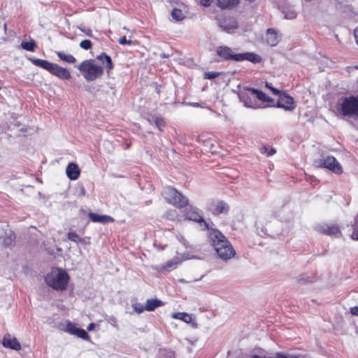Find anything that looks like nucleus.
I'll return each mask as SVG.
<instances>
[{"label":"nucleus","instance_id":"nucleus-23","mask_svg":"<svg viewBox=\"0 0 358 358\" xmlns=\"http://www.w3.org/2000/svg\"><path fill=\"white\" fill-rule=\"evenodd\" d=\"M163 305V302L159 299H148L146 301L145 310L148 311H152L156 308Z\"/></svg>","mask_w":358,"mask_h":358},{"label":"nucleus","instance_id":"nucleus-40","mask_svg":"<svg viewBox=\"0 0 358 358\" xmlns=\"http://www.w3.org/2000/svg\"><path fill=\"white\" fill-rule=\"evenodd\" d=\"M118 43L121 45H131L133 43V42L131 40H127V37L125 36L121 37L118 40Z\"/></svg>","mask_w":358,"mask_h":358},{"label":"nucleus","instance_id":"nucleus-42","mask_svg":"<svg viewBox=\"0 0 358 358\" xmlns=\"http://www.w3.org/2000/svg\"><path fill=\"white\" fill-rule=\"evenodd\" d=\"M177 264H178L177 262H176L174 260H170L166 263L164 268L165 269H169V268H172L173 266H176Z\"/></svg>","mask_w":358,"mask_h":358},{"label":"nucleus","instance_id":"nucleus-24","mask_svg":"<svg viewBox=\"0 0 358 358\" xmlns=\"http://www.w3.org/2000/svg\"><path fill=\"white\" fill-rule=\"evenodd\" d=\"M57 57L63 62L68 64H74L76 62V59L70 54H66L64 52H56Z\"/></svg>","mask_w":358,"mask_h":358},{"label":"nucleus","instance_id":"nucleus-30","mask_svg":"<svg viewBox=\"0 0 358 358\" xmlns=\"http://www.w3.org/2000/svg\"><path fill=\"white\" fill-rule=\"evenodd\" d=\"M261 153L268 156H271L276 153V150L269 145H263L261 148Z\"/></svg>","mask_w":358,"mask_h":358},{"label":"nucleus","instance_id":"nucleus-48","mask_svg":"<svg viewBox=\"0 0 358 358\" xmlns=\"http://www.w3.org/2000/svg\"><path fill=\"white\" fill-rule=\"evenodd\" d=\"M96 324L94 323H90L87 327V330L90 331H92L94 327H95Z\"/></svg>","mask_w":358,"mask_h":358},{"label":"nucleus","instance_id":"nucleus-32","mask_svg":"<svg viewBox=\"0 0 358 358\" xmlns=\"http://www.w3.org/2000/svg\"><path fill=\"white\" fill-rule=\"evenodd\" d=\"M78 327L71 322H68L65 328V331L71 335H75L77 332Z\"/></svg>","mask_w":358,"mask_h":358},{"label":"nucleus","instance_id":"nucleus-15","mask_svg":"<svg viewBox=\"0 0 358 358\" xmlns=\"http://www.w3.org/2000/svg\"><path fill=\"white\" fill-rule=\"evenodd\" d=\"M208 209L213 215H219L220 214H227L229 210V207L223 201H218L217 202H212Z\"/></svg>","mask_w":358,"mask_h":358},{"label":"nucleus","instance_id":"nucleus-19","mask_svg":"<svg viewBox=\"0 0 358 358\" xmlns=\"http://www.w3.org/2000/svg\"><path fill=\"white\" fill-rule=\"evenodd\" d=\"M237 59L238 62L247 60L254 64L259 63L262 61L261 57L253 52L238 53Z\"/></svg>","mask_w":358,"mask_h":358},{"label":"nucleus","instance_id":"nucleus-41","mask_svg":"<svg viewBox=\"0 0 358 358\" xmlns=\"http://www.w3.org/2000/svg\"><path fill=\"white\" fill-rule=\"evenodd\" d=\"M108 322L110 324H111L113 327H117V320L116 319L115 317L114 316H110L108 320Z\"/></svg>","mask_w":358,"mask_h":358},{"label":"nucleus","instance_id":"nucleus-10","mask_svg":"<svg viewBox=\"0 0 358 358\" xmlns=\"http://www.w3.org/2000/svg\"><path fill=\"white\" fill-rule=\"evenodd\" d=\"M185 216L186 220L199 223L203 229H210L208 224L204 220L201 213V210L197 208L189 206V209L186 211Z\"/></svg>","mask_w":358,"mask_h":358},{"label":"nucleus","instance_id":"nucleus-13","mask_svg":"<svg viewBox=\"0 0 358 358\" xmlns=\"http://www.w3.org/2000/svg\"><path fill=\"white\" fill-rule=\"evenodd\" d=\"M317 230L325 235L339 237L341 236V231L340 228L336 224H322L317 226Z\"/></svg>","mask_w":358,"mask_h":358},{"label":"nucleus","instance_id":"nucleus-38","mask_svg":"<svg viewBox=\"0 0 358 358\" xmlns=\"http://www.w3.org/2000/svg\"><path fill=\"white\" fill-rule=\"evenodd\" d=\"M80 47L85 50H88L92 48V43L90 40L85 39L80 41Z\"/></svg>","mask_w":358,"mask_h":358},{"label":"nucleus","instance_id":"nucleus-34","mask_svg":"<svg viewBox=\"0 0 358 358\" xmlns=\"http://www.w3.org/2000/svg\"><path fill=\"white\" fill-rule=\"evenodd\" d=\"M222 74L221 72L216 71H208L205 72L203 74V78L208 80H212L219 77Z\"/></svg>","mask_w":358,"mask_h":358},{"label":"nucleus","instance_id":"nucleus-43","mask_svg":"<svg viewBox=\"0 0 358 358\" xmlns=\"http://www.w3.org/2000/svg\"><path fill=\"white\" fill-rule=\"evenodd\" d=\"M78 192L79 196H85L86 194L85 189L83 185H79L78 186Z\"/></svg>","mask_w":358,"mask_h":358},{"label":"nucleus","instance_id":"nucleus-26","mask_svg":"<svg viewBox=\"0 0 358 358\" xmlns=\"http://www.w3.org/2000/svg\"><path fill=\"white\" fill-rule=\"evenodd\" d=\"M21 47L25 50L34 52L36 44L34 40L31 39L29 41H22L21 43Z\"/></svg>","mask_w":358,"mask_h":358},{"label":"nucleus","instance_id":"nucleus-25","mask_svg":"<svg viewBox=\"0 0 358 358\" xmlns=\"http://www.w3.org/2000/svg\"><path fill=\"white\" fill-rule=\"evenodd\" d=\"M217 3L221 8H227L237 5L238 0H217Z\"/></svg>","mask_w":358,"mask_h":358},{"label":"nucleus","instance_id":"nucleus-27","mask_svg":"<svg viewBox=\"0 0 358 358\" xmlns=\"http://www.w3.org/2000/svg\"><path fill=\"white\" fill-rule=\"evenodd\" d=\"M153 122L156 127L159 130V131L162 132L164 131V129L166 127V123L163 117H154Z\"/></svg>","mask_w":358,"mask_h":358},{"label":"nucleus","instance_id":"nucleus-2","mask_svg":"<svg viewBox=\"0 0 358 358\" xmlns=\"http://www.w3.org/2000/svg\"><path fill=\"white\" fill-rule=\"evenodd\" d=\"M208 238L217 256L222 260L227 262L235 256L234 248L221 231L216 229H210L208 231Z\"/></svg>","mask_w":358,"mask_h":358},{"label":"nucleus","instance_id":"nucleus-9","mask_svg":"<svg viewBox=\"0 0 358 358\" xmlns=\"http://www.w3.org/2000/svg\"><path fill=\"white\" fill-rule=\"evenodd\" d=\"M313 164L318 168L328 169L336 174L343 173V168L336 158H318L314 161Z\"/></svg>","mask_w":358,"mask_h":358},{"label":"nucleus","instance_id":"nucleus-28","mask_svg":"<svg viewBox=\"0 0 358 358\" xmlns=\"http://www.w3.org/2000/svg\"><path fill=\"white\" fill-rule=\"evenodd\" d=\"M15 236L12 231H10L6 234V237L3 239V243L6 247L11 246L15 241Z\"/></svg>","mask_w":358,"mask_h":358},{"label":"nucleus","instance_id":"nucleus-37","mask_svg":"<svg viewBox=\"0 0 358 358\" xmlns=\"http://www.w3.org/2000/svg\"><path fill=\"white\" fill-rule=\"evenodd\" d=\"M75 335L78 338H83L85 341H89L90 338L87 331L83 329L78 328Z\"/></svg>","mask_w":358,"mask_h":358},{"label":"nucleus","instance_id":"nucleus-47","mask_svg":"<svg viewBox=\"0 0 358 358\" xmlns=\"http://www.w3.org/2000/svg\"><path fill=\"white\" fill-rule=\"evenodd\" d=\"M211 1L212 0H201V4L204 6H208Z\"/></svg>","mask_w":358,"mask_h":358},{"label":"nucleus","instance_id":"nucleus-18","mask_svg":"<svg viewBox=\"0 0 358 358\" xmlns=\"http://www.w3.org/2000/svg\"><path fill=\"white\" fill-rule=\"evenodd\" d=\"M66 173L69 179L76 180L80 176V171L76 163L71 162L68 164L66 169Z\"/></svg>","mask_w":358,"mask_h":358},{"label":"nucleus","instance_id":"nucleus-39","mask_svg":"<svg viewBox=\"0 0 358 358\" xmlns=\"http://www.w3.org/2000/svg\"><path fill=\"white\" fill-rule=\"evenodd\" d=\"M133 306V308L134 310L137 313H141L144 311V310H145V306L144 307L142 304L141 303H134L132 305Z\"/></svg>","mask_w":358,"mask_h":358},{"label":"nucleus","instance_id":"nucleus-4","mask_svg":"<svg viewBox=\"0 0 358 358\" xmlns=\"http://www.w3.org/2000/svg\"><path fill=\"white\" fill-rule=\"evenodd\" d=\"M29 60L34 65L48 71L52 75L62 80H69L71 78V73L67 69L57 64L41 59L31 58Z\"/></svg>","mask_w":358,"mask_h":358},{"label":"nucleus","instance_id":"nucleus-12","mask_svg":"<svg viewBox=\"0 0 358 358\" xmlns=\"http://www.w3.org/2000/svg\"><path fill=\"white\" fill-rule=\"evenodd\" d=\"M217 55L222 60H231L238 62V54L234 53L233 50L226 45L218 46L216 49Z\"/></svg>","mask_w":358,"mask_h":358},{"label":"nucleus","instance_id":"nucleus-31","mask_svg":"<svg viewBox=\"0 0 358 358\" xmlns=\"http://www.w3.org/2000/svg\"><path fill=\"white\" fill-rule=\"evenodd\" d=\"M353 231L351 234V238L355 241H358V215L355 217V224L352 226Z\"/></svg>","mask_w":358,"mask_h":358},{"label":"nucleus","instance_id":"nucleus-6","mask_svg":"<svg viewBox=\"0 0 358 358\" xmlns=\"http://www.w3.org/2000/svg\"><path fill=\"white\" fill-rule=\"evenodd\" d=\"M162 194L164 199L176 208H182L188 205V199L173 187H165Z\"/></svg>","mask_w":358,"mask_h":358},{"label":"nucleus","instance_id":"nucleus-3","mask_svg":"<svg viewBox=\"0 0 358 358\" xmlns=\"http://www.w3.org/2000/svg\"><path fill=\"white\" fill-rule=\"evenodd\" d=\"M335 108L341 116L348 119H358V96L341 97Z\"/></svg>","mask_w":358,"mask_h":358},{"label":"nucleus","instance_id":"nucleus-36","mask_svg":"<svg viewBox=\"0 0 358 358\" xmlns=\"http://www.w3.org/2000/svg\"><path fill=\"white\" fill-rule=\"evenodd\" d=\"M283 12L285 13V17L286 19L292 20L295 19L297 16L296 12L290 8H287V10H285Z\"/></svg>","mask_w":358,"mask_h":358},{"label":"nucleus","instance_id":"nucleus-52","mask_svg":"<svg viewBox=\"0 0 358 358\" xmlns=\"http://www.w3.org/2000/svg\"><path fill=\"white\" fill-rule=\"evenodd\" d=\"M357 84H358V79H357Z\"/></svg>","mask_w":358,"mask_h":358},{"label":"nucleus","instance_id":"nucleus-14","mask_svg":"<svg viewBox=\"0 0 358 358\" xmlns=\"http://www.w3.org/2000/svg\"><path fill=\"white\" fill-rule=\"evenodd\" d=\"M218 24L223 31L228 33L232 32L238 28L237 22L231 17H222L218 19Z\"/></svg>","mask_w":358,"mask_h":358},{"label":"nucleus","instance_id":"nucleus-8","mask_svg":"<svg viewBox=\"0 0 358 358\" xmlns=\"http://www.w3.org/2000/svg\"><path fill=\"white\" fill-rule=\"evenodd\" d=\"M266 87L270 90L274 95L278 96V101L274 106L284 108L286 110H292L295 108L294 99L288 94L272 87L271 84L268 83H266Z\"/></svg>","mask_w":358,"mask_h":358},{"label":"nucleus","instance_id":"nucleus-51","mask_svg":"<svg viewBox=\"0 0 358 358\" xmlns=\"http://www.w3.org/2000/svg\"><path fill=\"white\" fill-rule=\"evenodd\" d=\"M262 224V220L260 218H259L257 222H256V225L257 227H259V226Z\"/></svg>","mask_w":358,"mask_h":358},{"label":"nucleus","instance_id":"nucleus-44","mask_svg":"<svg viewBox=\"0 0 358 358\" xmlns=\"http://www.w3.org/2000/svg\"><path fill=\"white\" fill-rule=\"evenodd\" d=\"M177 216V212L175 210H170L167 213V217L170 220H174Z\"/></svg>","mask_w":358,"mask_h":358},{"label":"nucleus","instance_id":"nucleus-49","mask_svg":"<svg viewBox=\"0 0 358 358\" xmlns=\"http://www.w3.org/2000/svg\"><path fill=\"white\" fill-rule=\"evenodd\" d=\"M354 34L356 43L358 45V27L355 29Z\"/></svg>","mask_w":358,"mask_h":358},{"label":"nucleus","instance_id":"nucleus-20","mask_svg":"<svg viewBox=\"0 0 358 358\" xmlns=\"http://www.w3.org/2000/svg\"><path fill=\"white\" fill-rule=\"evenodd\" d=\"M88 216L93 222L105 224L113 220V219L108 215H99L95 213H90Z\"/></svg>","mask_w":358,"mask_h":358},{"label":"nucleus","instance_id":"nucleus-50","mask_svg":"<svg viewBox=\"0 0 358 358\" xmlns=\"http://www.w3.org/2000/svg\"><path fill=\"white\" fill-rule=\"evenodd\" d=\"M189 324H192V327L193 328H195V329H196V328H197V327H198V324H197V322H196V321H194L193 318H192V322H190Z\"/></svg>","mask_w":358,"mask_h":358},{"label":"nucleus","instance_id":"nucleus-17","mask_svg":"<svg viewBox=\"0 0 358 358\" xmlns=\"http://www.w3.org/2000/svg\"><path fill=\"white\" fill-rule=\"evenodd\" d=\"M280 36L274 29H268L266 33V41L270 46H275L280 42Z\"/></svg>","mask_w":358,"mask_h":358},{"label":"nucleus","instance_id":"nucleus-45","mask_svg":"<svg viewBox=\"0 0 358 358\" xmlns=\"http://www.w3.org/2000/svg\"><path fill=\"white\" fill-rule=\"evenodd\" d=\"M80 30L87 36H92V31L87 28V29H80Z\"/></svg>","mask_w":358,"mask_h":358},{"label":"nucleus","instance_id":"nucleus-5","mask_svg":"<svg viewBox=\"0 0 358 358\" xmlns=\"http://www.w3.org/2000/svg\"><path fill=\"white\" fill-rule=\"evenodd\" d=\"M69 279L68 273L61 268L52 269V271L45 277V281L47 285L56 290L66 289Z\"/></svg>","mask_w":358,"mask_h":358},{"label":"nucleus","instance_id":"nucleus-46","mask_svg":"<svg viewBox=\"0 0 358 358\" xmlns=\"http://www.w3.org/2000/svg\"><path fill=\"white\" fill-rule=\"evenodd\" d=\"M350 313L354 315H358V306L351 308Z\"/></svg>","mask_w":358,"mask_h":358},{"label":"nucleus","instance_id":"nucleus-11","mask_svg":"<svg viewBox=\"0 0 358 358\" xmlns=\"http://www.w3.org/2000/svg\"><path fill=\"white\" fill-rule=\"evenodd\" d=\"M240 100L247 107L256 108L258 103L256 100L255 89L248 87L241 91L239 94Z\"/></svg>","mask_w":358,"mask_h":358},{"label":"nucleus","instance_id":"nucleus-16","mask_svg":"<svg viewBox=\"0 0 358 358\" xmlns=\"http://www.w3.org/2000/svg\"><path fill=\"white\" fill-rule=\"evenodd\" d=\"M1 343L3 347L19 351L21 350V345L15 336L10 334H6L2 339Z\"/></svg>","mask_w":358,"mask_h":358},{"label":"nucleus","instance_id":"nucleus-7","mask_svg":"<svg viewBox=\"0 0 358 358\" xmlns=\"http://www.w3.org/2000/svg\"><path fill=\"white\" fill-rule=\"evenodd\" d=\"M162 194L164 199L176 208H182L188 205V199L173 187H165Z\"/></svg>","mask_w":358,"mask_h":358},{"label":"nucleus","instance_id":"nucleus-1","mask_svg":"<svg viewBox=\"0 0 358 358\" xmlns=\"http://www.w3.org/2000/svg\"><path fill=\"white\" fill-rule=\"evenodd\" d=\"M96 59L102 63V66L95 64L94 59H85L77 66L84 78L89 82L94 81L101 78L106 68L107 74L109 76L114 68L111 57L106 52H102L96 56Z\"/></svg>","mask_w":358,"mask_h":358},{"label":"nucleus","instance_id":"nucleus-29","mask_svg":"<svg viewBox=\"0 0 358 358\" xmlns=\"http://www.w3.org/2000/svg\"><path fill=\"white\" fill-rule=\"evenodd\" d=\"M171 15L173 19L178 21L182 20L185 18V15L182 11L180 9L176 8H174L172 10Z\"/></svg>","mask_w":358,"mask_h":358},{"label":"nucleus","instance_id":"nucleus-22","mask_svg":"<svg viewBox=\"0 0 358 358\" xmlns=\"http://www.w3.org/2000/svg\"><path fill=\"white\" fill-rule=\"evenodd\" d=\"M256 100L260 101L263 103H267L269 106L273 102V99L266 95L261 90L255 89Z\"/></svg>","mask_w":358,"mask_h":358},{"label":"nucleus","instance_id":"nucleus-21","mask_svg":"<svg viewBox=\"0 0 358 358\" xmlns=\"http://www.w3.org/2000/svg\"><path fill=\"white\" fill-rule=\"evenodd\" d=\"M171 317L172 318L182 320L187 324H189L192 322V315L187 313H175L172 314Z\"/></svg>","mask_w":358,"mask_h":358},{"label":"nucleus","instance_id":"nucleus-33","mask_svg":"<svg viewBox=\"0 0 358 358\" xmlns=\"http://www.w3.org/2000/svg\"><path fill=\"white\" fill-rule=\"evenodd\" d=\"M67 238L69 240L76 243L82 241V238L74 231H69L68 233Z\"/></svg>","mask_w":358,"mask_h":358},{"label":"nucleus","instance_id":"nucleus-35","mask_svg":"<svg viewBox=\"0 0 358 358\" xmlns=\"http://www.w3.org/2000/svg\"><path fill=\"white\" fill-rule=\"evenodd\" d=\"M159 358H175L174 353L171 350H162L159 352Z\"/></svg>","mask_w":358,"mask_h":358}]
</instances>
